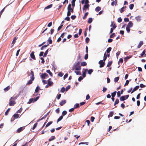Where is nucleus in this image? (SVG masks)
<instances>
[{
	"label": "nucleus",
	"mask_w": 146,
	"mask_h": 146,
	"mask_svg": "<svg viewBox=\"0 0 146 146\" xmlns=\"http://www.w3.org/2000/svg\"><path fill=\"white\" fill-rule=\"evenodd\" d=\"M123 59L122 58H120L119 59V62H118V64H119L120 62H121V63H123Z\"/></svg>",
	"instance_id": "53"
},
{
	"label": "nucleus",
	"mask_w": 146,
	"mask_h": 146,
	"mask_svg": "<svg viewBox=\"0 0 146 146\" xmlns=\"http://www.w3.org/2000/svg\"><path fill=\"white\" fill-rule=\"evenodd\" d=\"M107 56H106V52L104 54L103 60L105 61L106 59Z\"/></svg>",
	"instance_id": "33"
},
{
	"label": "nucleus",
	"mask_w": 146,
	"mask_h": 146,
	"mask_svg": "<svg viewBox=\"0 0 146 146\" xmlns=\"http://www.w3.org/2000/svg\"><path fill=\"white\" fill-rule=\"evenodd\" d=\"M88 142H81L79 143V145L80 144H86V145H88Z\"/></svg>",
	"instance_id": "57"
},
{
	"label": "nucleus",
	"mask_w": 146,
	"mask_h": 146,
	"mask_svg": "<svg viewBox=\"0 0 146 146\" xmlns=\"http://www.w3.org/2000/svg\"><path fill=\"white\" fill-rule=\"evenodd\" d=\"M48 49H47V50L44 53L43 55V57H45L46 56V55L48 53Z\"/></svg>",
	"instance_id": "42"
},
{
	"label": "nucleus",
	"mask_w": 146,
	"mask_h": 146,
	"mask_svg": "<svg viewBox=\"0 0 146 146\" xmlns=\"http://www.w3.org/2000/svg\"><path fill=\"white\" fill-rule=\"evenodd\" d=\"M139 86H136L135 88H134L132 91H131V93L132 94L135 91L139 89Z\"/></svg>",
	"instance_id": "12"
},
{
	"label": "nucleus",
	"mask_w": 146,
	"mask_h": 146,
	"mask_svg": "<svg viewBox=\"0 0 146 146\" xmlns=\"http://www.w3.org/2000/svg\"><path fill=\"white\" fill-rule=\"evenodd\" d=\"M48 45H49V44H48L47 45H46V44L42 46V47L40 48V49L41 50H42L44 49V48H45V47H47Z\"/></svg>",
	"instance_id": "39"
},
{
	"label": "nucleus",
	"mask_w": 146,
	"mask_h": 146,
	"mask_svg": "<svg viewBox=\"0 0 146 146\" xmlns=\"http://www.w3.org/2000/svg\"><path fill=\"white\" fill-rule=\"evenodd\" d=\"M80 63L79 62H76L75 64H74V66H80Z\"/></svg>",
	"instance_id": "55"
},
{
	"label": "nucleus",
	"mask_w": 146,
	"mask_h": 146,
	"mask_svg": "<svg viewBox=\"0 0 146 146\" xmlns=\"http://www.w3.org/2000/svg\"><path fill=\"white\" fill-rule=\"evenodd\" d=\"M86 41V42L88 43L89 42V41H90V39L88 37H86L85 39Z\"/></svg>",
	"instance_id": "62"
},
{
	"label": "nucleus",
	"mask_w": 146,
	"mask_h": 146,
	"mask_svg": "<svg viewBox=\"0 0 146 146\" xmlns=\"http://www.w3.org/2000/svg\"><path fill=\"white\" fill-rule=\"evenodd\" d=\"M133 7L134 5L133 4H131L129 5V8L131 10H132L133 8Z\"/></svg>",
	"instance_id": "49"
},
{
	"label": "nucleus",
	"mask_w": 146,
	"mask_h": 146,
	"mask_svg": "<svg viewBox=\"0 0 146 146\" xmlns=\"http://www.w3.org/2000/svg\"><path fill=\"white\" fill-rule=\"evenodd\" d=\"M122 21V19L121 17L117 19V21L119 23L121 22Z\"/></svg>",
	"instance_id": "63"
},
{
	"label": "nucleus",
	"mask_w": 146,
	"mask_h": 146,
	"mask_svg": "<svg viewBox=\"0 0 146 146\" xmlns=\"http://www.w3.org/2000/svg\"><path fill=\"white\" fill-rule=\"evenodd\" d=\"M55 139V137L54 136H52L49 139L48 141H50L52 140H53Z\"/></svg>",
	"instance_id": "20"
},
{
	"label": "nucleus",
	"mask_w": 146,
	"mask_h": 146,
	"mask_svg": "<svg viewBox=\"0 0 146 146\" xmlns=\"http://www.w3.org/2000/svg\"><path fill=\"white\" fill-rule=\"evenodd\" d=\"M10 110V108H9L5 112V114L6 115H7L8 114V113H9V111Z\"/></svg>",
	"instance_id": "51"
},
{
	"label": "nucleus",
	"mask_w": 146,
	"mask_h": 146,
	"mask_svg": "<svg viewBox=\"0 0 146 146\" xmlns=\"http://www.w3.org/2000/svg\"><path fill=\"white\" fill-rule=\"evenodd\" d=\"M64 19H65V20H67L68 21H69L70 20V19L68 16H67V17H66Z\"/></svg>",
	"instance_id": "61"
},
{
	"label": "nucleus",
	"mask_w": 146,
	"mask_h": 146,
	"mask_svg": "<svg viewBox=\"0 0 146 146\" xmlns=\"http://www.w3.org/2000/svg\"><path fill=\"white\" fill-rule=\"evenodd\" d=\"M11 88L10 86H9L4 89V90L5 92H6L9 90Z\"/></svg>",
	"instance_id": "17"
},
{
	"label": "nucleus",
	"mask_w": 146,
	"mask_h": 146,
	"mask_svg": "<svg viewBox=\"0 0 146 146\" xmlns=\"http://www.w3.org/2000/svg\"><path fill=\"white\" fill-rule=\"evenodd\" d=\"M30 55L32 59L35 60H36V58L34 55V51H33L31 52Z\"/></svg>",
	"instance_id": "8"
},
{
	"label": "nucleus",
	"mask_w": 146,
	"mask_h": 146,
	"mask_svg": "<svg viewBox=\"0 0 146 146\" xmlns=\"http://www.w3.org/2000/svg\"><path fill=\"white\" fill-rule=\"evenodd\" d=\"M135 19L137 21H139L141 20V17L140 16H138L136 17Z\"/></svg>",
	"instance_id": "21"
},
{
	"label": "nucleus",
	"mask_w": 146,
	"mask_h": 146,
	"mask_svg": "<svg viewBox=\"0 0 146 146\" xmlns=\"http://www.w3.org/2000/svg\"><path fill=\"white\" fill-rule=\"evenodd\" d=\"M120 100L121 101H123L125 100V96H122L120 97Z\"/></svg>",
	"instance_id": "30"
},
{
	"label": "nucleus",
	"mask_w": 146,
	"mask_h": 146,
	"mask_svg": "<svg viewBox=\"0 0 146 146\" xmlns=\"http://www.w3.org/2000/svg\"><path fill=\"white\" fill-rule=\"evenodd\" d=\"M37 124H38V123H36V122L33 125V127L32 128L34 130L35 129V128L36 127V126H37Z\"/></svg>",
	"instance_id": "50"
},
{
	"label": "nucleus",
	"mask_w": 146,
	"mask_h": 146,
	"mask_svg": "<svg viewBox=\"0 0 146 146\" xmlns=\"http://www.w3.org/2000/svg\"><path fill=\"white\" fill-rule=\"evenodd\" d=\"M24 129L25 127H22L19 128L17 129V133H20Z\"/></svg>",
	"instance_id": "9"
},
{
	"label": "nucleus",
	"mask_w": 146,
	"mask_h": 146,
	"mask_svg": "<svg viewBox=\"0 0 146 146\" xmlns=\"http://www.w3.org/2000/svg\"><path fill=\"white\" fill-rule=\"evenodd\" d=\"M126 8V6L123 7H122L120 10V11L121 13H122L124 11L125 9Z\"/></svg>",
	"instance_id": "22"
},
{
	"label": "nucleus",
	"mask_w": 146,
	"mask_h": 146,
	"mask_svg": "<svg viewBox=\"0 0 146 146\" xmlns=\"http://www.w3.org/2000/svg\"><path fill=\"white\" fill-rule=\"evenodd\" d=\"M17 99L16 97H11L9 100V105L10 106H13L16 104L15 100Z\"/></svg>",
	"instance_id": "1"
},
{
	"label": "nucleus",
	"mask_w": 146,
	"mask_h": 146,
	"mask_svg": "<svg viewBox=\"0 0 146 146\" xmlns=\"http://www.w3.org/2000/svg\"><path fill=\"white\" fill-rule=\"evenodd\" d=\"M111 50V48L110 47L108 48L106 50V52L107 54H108L110 52Z\"/></svg>",
	"instance_id": "26"
},
{
	"label": "nucleus",
	"mask_w": 146,
	"mask_h": 146,
	"mask_svg": "<svg viewBox=\"0 0 146 146\" xmlns=\"http://www.w3.org/2000/svg\"><path fill=\"white\" fill-rule=\"evenodd\" d=\"M19 115L18 113L15 114L13 116L14 117V118L12 120V119H11V121H13L14 119H15V118H19Z\"/></svg>",
	"instance_id": "7"
},
{
	"label": "nucleus",
	"mask_w": 146,
	"mask_h": 146,
	"mask_svg": "<svg viewBox=\"0 0 146 146\" xmlns=\"http://www.w3.org/2000/svg\"><path fill=\"white\" fill-rule=\"evenodd\" d=\"M40 88L39 86H37L35 90V93H37L38 92L39 90H40Z\"/></svg>",
	"instance_id": "24"
},
{
	"label": "nucleus",
	"mask_w": 146,
	"mask_h": 146,
	"mask_svg": "<svg viewBox=\"0 0 146 146\" xmlns=\"http://www.w3.org/2000/svg\"><path fill=\"white\" fill-rule=\"evenodd\" d=\"M33 80H34L31 79V80H29L28 82L27 83V85H29L31 84L32 83V82Z\"/></svg>",
	"instance_id": "28"
},
{
	"label": "nucleus",
	"mask_w": 146,
	"mask_h": 146,
	"mask_svg": "<svg viewBox=\"0 0 146 146\" xmlns=\"http://www.w3.org/2000/svg\"><path fill=\"white\" fill-rule=\"evenodd\" d=\"M66 100H62L61 102L60 103V104L61 106H62L66 104Z\"/></svg>",
	"instance_id": "16"
},
{
	"label": "nucleus",
	"mask_w": 146,
	"mask_h": 146,
	"mask_svg": "<svg viewBox=\"0 0 146 146\" xmlns=\"http://www.w3.org/2000/svg\"><path fill=\"white\" fill-rule=\"evenodd\" d=\"M48 76V75L47 73H42L40 75V77L42 79H44L46 77H47Z\"/></svg>",
	"instance_id": "5"
},
{
	"label": "nucleus",
	"mask_w": 146,
	"mask_h": 146,
	"mask_svg": "<svg viewBox=\"0 0 146 146\" xmlns=\"http://www.w3.org/2000/svg\"><path fill=\"white\" fill-rule=\"evenodd\" d=\"M112 61H109L108 63V64L107 65V67H110L111 65L112 64Z\"/></svg>",
	"instance_id": "32"
},
{
	"label": "nucleus",
	"mask_w": 146,
	"mask_h": 146,
	"mask_svg": "<svg viewBox=\"0 0 146 146\" xmlns=\"http://www.w3.org/2000/svg\"><path fill=\"white\" fill-rule=\"evenodd\" d=\"M73 70L75 69L77 70H80L81 69V66H74L72 68Z\"/></svg>",
	"instance_id": "6"
},
{
	"label": "nucleus",
	"mask_w": 146,
	"mask_h": 146,
	"mask_svg": "<svg viewBox=\"0 0 146 146\" xmlns=\"http://www.w3.org/2000/svg\"><path fill=\"white\" fill-rule=\"evenodd\" d=\"M65 89L64 88V87H63L62 88L61 90V92L62 93H64L65 91Z\"/></svg>",
	"instance_id": "60"
},
{
	"label": "nucleus",
	"mask_w": 146,
	"mask_h": 146,
	"mask_svg": "<svg viewBox=\"0 0 146 146\" xmlns=\"http://www.w3.org/2000/svg\"><path fill=\"white\" fill-rule=\"evenodd\" d=\"M89 4L85 5L83 8V9L84 10L85 9V8L87 9L88 10H89Z\"/></svg>",
	"instance_id": "15"
},
{
	"label": "nucleus",
	"mask_w": 146,
	"mask_h": 146,
	"mask_svg": "<svg viewBox=\"0 0 146 146\" xmlns=\"http://www.w3.org/2000/svg\"><path fill=\"white\" fill-rule=\"evenodd\" d=\"M80 107L79 104H75L74 106V108H77Z\"/></svg>",
	"instance_id": "37"
},
{
	"label": "nucleus",
	"mask_w": 146,
	"mask_h": 146,
	"mask_svg": "<svg viewBox=\"0 0 146 146\" xmlns=\"http://www.w3.org/2000/svg\"><path fill=\"white\" fill-rule=\"evenodd\" d=\"M18 38H17V37H15L13 39L12 42V44H14L16 42V40H17Z\"/></svg>",
	"instance_id": "25"
},
{
	"label": "nucleus",
	"mask_w": 146,
	"mask_h": 146,
	"mask_svg": "<svg viewBox=\"0 0 146 146\" xmlns=\"http://www.w3.org/2000/svg\"><path fill=\"white\" fill-rule=\"evenodd\" d=\"M119 78L118 76L115 77L114 78V82H117L118 81V80L119 79Z\"/></svg>",
	"instance_id": "47"
},
{
	"label": "nucleus",
	"mask_w": 146,
	"mask_h": 146,
	"mask_svg": "<svg viewBox=\"0 0 146 146\" xmlns=\"http://www.w3.org/2000/svg\"><path fill=\"white\" fill-rule=\"evenodd\" d=\"M130 27H128V26H126V30L128 33H129L130 31Z\"/></svg>",
	"instance_id": "54"
},
{
	"label": "nucleus",
	"mask_w": 146,
	"mask_h": 146,
	"mask_svg": "<svg viewBox=\"0 0 146 146\" xmlns=\"http://www.w3.org/2000/svg\"><path fill=\"white\" fill-rule=\"evenodd\" d=\"M88 12H86L85 13L84 16L83 17V19H85L86 18V17L88 15Z\"/></svg>",
	"instance_id": "48"
},
{
	"label": "nucleus",
	"mask_w": 146,
	"mask_h": 146,
	"mask_svg": "<svg viewBox=\"0 0 146 146\" xmlns=\"http://www.w3.org/2000/svg\"><path fill=\"white\" fill-rule=\"evenodd\" d=\"M63 118V116L61 115L57 120V122L61 121Z\"/></svg>",
	"instance_id": "41"
},
{
	"label": "nucleus",
	"mask_w": 146,
	"mask_h": 146,
	"mask_svg": "<svg viewBox=\"0 0 146 146\" xmlns=\"http://www.w3.org/2000/svg\"><path fill=\"white\" fill-rule=\"evenodd\" d=\"M64 75V74L62 72H60L58 74V76L60 77H62Z\"/></svg>",
	"instance_id": "58"
},
{
	"label": "nucleus",
	"mask_w": 146,
	"mask_h": 146,
	"mask_svg": "<svg viewBox=\"0 0 146 146\" xmlns=\"http://www.w3.org/2000/svg\"><path fill=\"white\" fill-rule=\"evenodd\" d=\"M76 1V0H72V6L73 8H74V6L75 5V3Z\"/></svg>",
	"instance_id": "34"
},
{
	"label": "nucleus",
	"mask_w": 146,
	"mask_h": 146,
	"mask_svg": "<svg viewBox=\"0 0 146 146\" xmlns=\"http://www.w3.org/2000/svg\"><path fill=\"white\" fill-rule=\"evenodd\" d=\"M133 23H132V22L131 21H129V23L127 25V26H128V27H133Z\"/></svg>",
	"instance_id": "14"
},
{
	"label": "nucleus",
	"mask_w": 146,
	"mask_h": 146,
	"mask_svg": "<svg viewBox=\"0 0 146 146\" xmlns=\"http://www.w3.org/2000/svg\"><path fill=\"white\" fill-rule=\"evenodd\" d=\"M119 99H116V100L114 102V106H115L116 104H118V103H119Z\"/></svg>",
	"instance_id": "38"
},
{
	"label": "nucleus",
	"mask_w": 146,
	"mask_h": 146,
	"mask_svg": "<svg viewBox=\"0 0 146 146\" xmlns=\"http://www.w3.org/2000/svg\"><path fill=\"white\" fill-rule=\"evenodd\" d=\"M70 88V85H69V86H67L66 87V88L65 89L66 91H68V89H69Z\"/></svg>",
	"instance_id": "64"
},
{
	"label": "nucleus",
	"mask_w": 146,
	"mask_h": 146,
	"mask_svg": "<svg viewBox=\"0 0 146 146\" xmlns=\"http://www.w3.org/2000/svg\"><path fill=\"white\" fill-rule=\"evenodd\" d=\"M117 92L114 91L113 92L111 93V96L112 97H114L116 94Z\"/></svg>",
	"instance_id": "45"
},
{
	"label": "nucleus",
	"mask_w": 146,
	"mask_h": 146,
	"mask_svg": "<svg viewBox=\"0 0 146 146\" xmlns=\"http://www.w3.org/2000/svg\"><path fill=\"white\" fill-rule=\"evenodd\" d=\"M87 65V63L85 62H81V65L82 66H85Z\"/></svg>",
	"instance_id": "36"
},
{
	"label": "nucleus",
	"mask_w": 146,
	"mask_h": 146,
	"mask_svg": "<svg viewBox=\"0 0 146 146\" xmlns=\"http://www.w3.org/2000/svg\"><path fill=\"white\" fill-rule=\"evenodd\" d=\"M115 36V35L114 33H113L110 36V38H113Z\"/></svg>",
	"instance_id": "59"
},
{
	"label": "nucleus",
	"mask_w": 146,
	"mask_h": 146,
	"mask_svg": "<svg viewBox=\"0 0 146 146\" xmlns=\"http://www.w3.org/2000/svg\"><path fill=\"white\" fill-rule=\"evenodd\" d=\"M53 82L51 81V79L49 78L48 81V85L49 86H50L53 84Z\"/></svg>",
	"instance_id": "10"
},
{
	"label": "nucleus",
	"mask_w": 146,
	"mask_h": 146,
	"mask_svg": "<svg viewBox=\"0 0 146 146\" xmlns=\"http://www.w3.org/2000/svg\"><path fill=\"white\" fill-rule=\"evenodd\" d=\"M143 44V42L142 41H141L139 42V43L138 45L137 46V48H140L141 46Z\"/></svg>",
	"instance_id": "19"
},
{
	"label": "nucleus",
	"mask_w": 146,
	"mask_h": 146,
	"mask_svg": "<svg viewBox=\"0 0 146 146\" xmlns=\"http://www.w3.org/2000/svg\"><path fill=\"white\" fill-rule=\"evenodd\" d=\"M88 74H91L93 72V70L92 69H90L88 70Z\"/></svg>",
	"instance_id": "44"
},
{
	"label": "nucleus",
	"mask_w": 146,
	"mask_h": 146,
	"mask_svg": "<svg viewBox=\"0 0 146 146\" xmlns=\"http://www.w3.org/2000/svg\"><path fill=\"white\" fill-rule=\"evenodd\" d=\"M46 72L48 73L51 76H52V73L50 72V70H47L46 71Z\"/></svg>",
	"instance_id": "31"
},
{
	"label": "nucleus",
	"mask_w": 146,
	"mask_h": 146,
	"mask_svg": "<svg viewBox=\"0 0 146 146\" xmlns=\"http://www.w3.org/2000/svg\"><path fill=\"white\" fill-rule=\"evenodd\" d=\"M75 73H76V74L77 75H81V72H80V71H75Z\"/></svg>",
	"instance_id": "52"
},
{
	"label": "nucleus",
	"mask_w": 146,
	"mask_h": 146,
	"mask_svg": "<svg viewBox=\"0 0 146 146\" xmlns=\"http://www.w3.org/2000/svg\"><path fill=\"white\" fill-rule=\"evenodd\" d=\"M99 64H100V67L102 68L105 65V61L103 62V60H100L99 62Z\"/></svg>",
	"instance_id": "3"
},
{
	"label": "nucleus",
	"mask_w": 146,
	"mask_h": 146,
	"mask_svg": "<svg viewBox=\"0 0 146 146\" xmlns=\"http://www.w3.org/2000/svg\"><path fill=\"white\" fill-rule=\"evenodd\" d=\"M67 113V112L66 111H63L62 113V116H64Z\"/></svg>",
	"instance_id": "56"
},
{
	"label": "nucleus",
	"mask_w": 146,
	"mask_h": 146,
	"mask_svg": "<svg viewBox=\"0 0 146 146\" xmlns=\"http://www.w3.org/2000/svg\"><path fill=\"white\" fill-rule=\"evenodd\" d=\"M132 57L131 56H127L124 58V60L125 62H126L127 60Z\"/></svg>",
	"instance_id": "18"
},
{
	"label": "nucleus",
	"mask_w": 146,
	"mask_h": 146,
	"mask_svg": "<svg viewBox=\"0 0 146 146\" xmlns=\"http://www.w3.org/2000/svg\"><path fill=\"white\" fill-rule=\"evenodd\" d=\"M101 9V8L100 7H97L95 9V11H96V12H98L99 11H100Z\"/></svg>",
	"instance_id": "23"
},
{
	"label": "nucleus",
	"mask_w": 146,
	"mask_h": 146,
	"mask_svg": "<svg viewBox=\"0 0 146 146\" xmlns=\"http://www.w3.org/2000/svg\"><path fill=\"white\" fill-rule=\"evenodd\" d=\"M113 113L114 112L113 111L110 112L108 116V118L112 117L113 115Z\"/></svg>",
	"instance_id": "27"
},
{
	"label": "nucleus",
	"mask_w": 146,
	"mask_h": 146,
	"mask_svg": "<svg viewBox=\"0 0 146 146\" xmlns=\"http://www.w3.org/2000/svg\"><path fill=\"white\" fill-rule=\"evenodd\" d=\"M88 70V69H84V70L83 71L82 75L83 78H84L86 76V72Z\"/></svg>",
	"instance_id": "13"
},
{
	"label": "nucleus",
	"mask_w": 146,
	"mask_h": 146,
	"mask_svg": "<svg viewBox=\"0 0 146 146\" xmlns=\"http://www.w3.org/2000/svg\"><path fill=\"white\" fill-rule=\"evenodd\" d=\"M146 51L145 50H144L143 52H142V53L140 54L141 56V57H143V55H144Z\"/></svg>",
	"instance_id": "43"
},
{
	"label": "nucleus",
	"mask_w": 146,
	"mask_h": 146,
	"mask_svg": "<svg viewBox=\"0 0 146 146\" xmlns=\"http://www.w3.org/2000/svg\"><path fill=\"white\" fill-rule=\"evenodd\" d=\"M92 21V18H90L88 21V23L90 24L91 23Z\"/></svg>",
	"instance_id": "40"
},
{
	"label": "nucleus",
	"mask_w": 146,
	"mask_h": 146,
	"mask_svg": "<svg viewBox=\"0 0 146 146\" xmlns=\"http://www.w3.org/2000/svg\"><path fill=\"white\" fill-rule=\"evenodd\" d=\"M117 3V1L115 0L114 1H113L111 3V5L113 6L114 5H116Z\"/></svg>",
	"instance_id": "29"
},
{
	"label": "nucleus",
	"mask_w": 146,
	"mask_h": 146,
	"mask_svg": "<svg viewBox=\"0 0 146 146\" xmlns=\"http://www.w3.org/2000/svg\"><path fill=\"white\" fill-rule=\"evenodd\" d=\"M68 11L73 13L74 12V9L71 8V5L70 4L68 5L67 7Z\"/></svg>",
	"instance_id": "4"
},
{
	"label": "nucleus",
	"mask_w": 146,
	"mask_h": 146,
	"mask_svg": "<svg viewBox=\"0 0 146 146\" xmlns=\"http://www.w3.org/2000/svg\"><path fill=\"white\" fill-rule=\"evenodd\" d=\"M84 3L85 5L89 4H88L89 3L88 0H82L81 1V3L82 4H83Z\"/></svg>",
	"instance_id": "11"
},
{
	"label": "nucleus",
	"mask_w": 146,
	"mask_h": 146,
	"mask_svg": "<svg viewBox=\"0 0 146 146\" xmlns=\"http://www.w3.org/2000/svg\"><path fill=\"white\" fill-rule=\"evenodd\" d=\"M39 98V96H37L35 98H31L29 99V102H28V104H30L32 102H34L36 101Z\"/></svg>",
	"instance_id": "2"
},
{
	"label": "nucleus",
	"mask_w": 146,
	"mask_h": 146,
	"mask_svg": "<svg viewBox=\"0 0 146 146\" xmlns=\"http://www.w3.org/2000/svg\"><path fill=\"white\" fill-rule=\"evenodd\" d=\"M52 121H50L48 122L47 124L46 125L45 127H47L49 126L50 125L52 124Z\"/></svg>",
	"instance_id": "46"
},
{
	"label": "nucleus",
	"mask_w": 146,
	"mask_h": 146,
	"mask_svg": "<svg viewBox=\"0 0 146 146\" xmlns=\"http://www.w3.org/2000/svg\"><path fill=\"white\" fill-rule=\"evenodd\" d=\"M52 4H50V5H48V6L47 7H46L44 8V9H48L50 8H51L52 7Z\"/></svg>",
	"instance_id": "35"
}]
</instances>
